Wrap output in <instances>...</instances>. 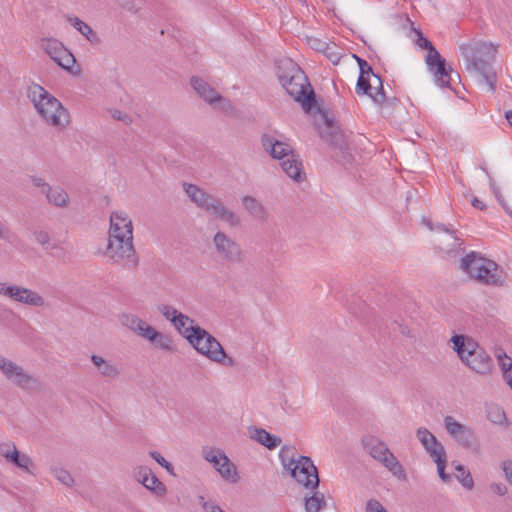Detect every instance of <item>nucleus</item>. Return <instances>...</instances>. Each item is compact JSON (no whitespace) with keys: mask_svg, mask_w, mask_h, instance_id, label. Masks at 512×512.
<instances>
[{"mask_svg":"<svg viewBox=\"0 0 512 512\" xmlns=\"http://www.w3.org/2000/svg\"><path fill=\"white\" fill-rule=\"evenodd\" d=\"M460 51L464 57L467 71L475 76L479 92L496 93L497 73L493 69L492 63L495 61L497 47L490 42L473 39L461 44Z\"/></svg>","mask_w":512,"mask_h":512,"instance_id":"1","label":"nucleus"},{"mask_svg":"<svg viewBox=\"0 0 512 512\" xmlns=\"http://www.w3.org/2000/svg\"><path fill=\"white\" fill-rule=\"evenodd\" d=\"M303 111L313 119L319 137L340 153L345 163H350L352 155L345 137L337 125L332 112L324 103V98H294Z\"/></svg>","mask_w":512,"mask_h":512,"instance_id":"2","label":"nucleus"},{"mask_svg":"<svg viewBox=\"0 0 512 512\" xmlns=\"http://www.w3.org/2000/svg\"><path fill=\"white\" fill-rule=\"evenodd\" d=\"M450 341L461 362L470 370L481 376L492 373L493 359L473 338L456 334L451 337Z\"/></svg>","mask_w":512,"mask_h":512,"instance_id":"3","label":"nucleus"},{"mask_svg":"<svg viewBox=\"0 0 512 512\" xmlns=\"http://www.w3.org/2000/svg\"><path fill=\"white\" fill-rule=\"evenodd\" d=\"M261 144L272 158L280 161L281 168L288 177L296 182H301L304 179L302 160L290 144L279 141L269 134L262 135Z\"/></svg>","mask_w":512,"mask_h":512,"instance_id":"4","label":"nucleus"},{"mask_svg":"<svg viewBox=\"0 0 512 512\" xmlns=\"http://www.w3.org/2000/svg\"><path fill=\"white\" fill-rule=\"evenodd\" d=\"M183 188L189 199L200 209L211 214L229 227L235 228L241 224L240 216L230 210L220 198L207 193L197 185L184 183Z\"/></svg>","mask_w":512,"mask_h":512,"instance_id":"5","label":"nucleus"},{"mask_svg":"<svg viewBox=\"0 0 512 512\" xmlns=\"http://www.w3.org/2000/svg\"><path fill=\"white\" fill-rule=\"evenodd\" d=\"M276 75L288 96H317L305 72L292 59H279Z\"/></svg>","mask_w":512,"mask_h":512,"instance_id":"6","label":"nucleus"},{"mask_svg":"<svg viewBox=\"0 0 512 512\" xmlns=\"http://www.w3.org/2000/svg\"><path fill=\"white\" fill-rule=\"evenodd\" d=\"M460 269L483 284L498 285L502 282L501 276L497 273L498 265L474 251L462 258Z\"/></svg>","mask_w":512,"mask_h":512,"instance_id":"7","label":"nucleus"},{"mask_svg":"<svg viewBox=\"0 0 512 512\" xmlns=\"http://www.w3.org/2000/svg\"><path fill=\"white\" fill-rule=\"evenodd\" d=\"M199 354L212 362L226 367H234L235 360L228 356L220 342L204 328L197 330L188 342Z\"/></svg>","mask_w":512,"mask_h":512,"instance_id":"8","label":"nucleus"},{"mask_svg":"<svg viewBox=\"0 0 512 512\" xmlns=\"http://www.w3.org/2000/svg\"><path fill=\"white\" fill-rule=\"evenodd\" d=\"M105 255L114 263L121 264L125 268H136L139 258L133 244V233L108 236Z\"/></svg>","mask_w":512,"mask_h":512,"instance_id":"9","label":"nucleus"},{"mask_svg":"<svg viewBox=\"0 0 512 512\" xmlns=\"http://www.w3.org/2000/svg\"><path fill=\"white\" fill-rule=\"evenodd\" d=\"M120 322L123 326L127 327L141 338L153 343L156 347L165 351H171L173 349L172 339L168 335L157 331L138 316L125 313L120 316Z\"/></svg>","mask_w":512,"mask_h":512,"instance_id":"10","label":"nucleus"},{"mask_svg":"<svg viewBox=\"0 0 512 512\" xmlns=\"http://www.w3.org/2000/svg\"><path fill=\"white\" fill-rule=\"evenodd\" d=\"M363 444L365 450L372 458L379 461L397 478L406 480L404 468L384 442L380 441L378 438L369 436L363 439Z\"/></svg>","mask_w":512,"mask_h":512,"instance_id":"11","label":"nucleus"},{"mask_svg":"<svg viewBox=\"0 0 512 512\" xmlns=\"http://www.w3.org/2000/svg\"><path fill=\"white\" fill-rule=\"evenodd\" d=\"M213 250L223 262L235 265L245 260V252L240 244L224 231H217L212 237Z\"/></svg>","mask_w":512,"mask_h":512,"instance_id":"12","label":"nucleus"},{"mask_svg":"<svg viewBox=\"0 0 512 512\" xmlns=\"http://www.w3.org/2000/svg\"><path fill=\"white\" fill-rule=\"evenodd\" d=\"M38 114L50 125L64 127L69 122L68 112L58 98H33Z\"/></svg>","mask_w":512,"mask_h":512,"instance_id":"13","label":"nucleus"},{"mask_svg":"<svg viewBox=\"0 0 512 512\" xmlns=\"http://www.w3.org/2000/svg\"><path fill=\"white\" fill-rule=\"evenodd\" d=\"M202 456L207 462L213 465L225 481L230 483H236L238 481L235 465L222 450L213 447H203Z\"/></svg>","mask_w":512,"mask_h":512,"instance_id":"14","label":"nucleus"},{"mask_svg":"<svg viewBox=\"0 0 512 512\" xmlns=\"http://www.w3.org/2000/svg\"><path fill=\"white\" fill-rule=\"evenodd\" d=\"M0 371L8 381L23 390H32L38 387L39 382L32 375L26 373L17 363L0 355Z\"/></svg>","mask_w":512,"mask_h":512,"instance_id":"15","label":"nucleus"},{"mask_svg":"<svg viewBox=\"0 0 512 512\" xmlns=\"http://www.w3.org/2000/svg\"><path fill=\"white\" fill-rule=\"evenodd\" d=\"M292 478L305 489L314 490L319 487L318 470L307 456H299L297 463L289 470Z\"/></svg>","mask_w":512,"mask_h":512,"instance_id":"16","label":"nucleus"},{"mask_svg":"<svg viewBox=\"0 0 512 512\" xmlns=\"http://www.w3.org/2000/svg\"><path fill=\"white\" fill-rule=\"evenodd\" d=\"M40 46L61 68L74 73L75 57L62 42L54 38H47L41 40Z\"/></svg>","mask_w":512,"mask_h":512,"instance_id":"17","label":"nucleus"},{"mask_svg":"<svg viewBox=\"0 0 512 512\" xmlns=\"http://www.w3.org/2000/svg\"><path fill=\"white\" fill-rule=\"evenodd\" d=\"M425 224L430 230L437 231L439 233L434 240L436 247L439 250L445 253H451L462 245L461 239L456 236V231L451 227L442 223L434 225L429 220H425Z\"/></svg>","mask_w":512,"mask_h":512,"instance_id":"18","label":"nucleus"},{"mask_svg":"<svg viewBox=\"0 0 512 512\" xmlns=\"http://www.w3.org/2000/svg\"><path fill=\"white\" fill-rule=\"evenodd\" d=\"M426 65L433 74L435 83L440 87H450L452 68L447 65L446 60L439 52L426 55Z\"/></svg>","mask_w":512,"mask_h":512,"instance_id":"19","label":"nucleus"},{"mask_svg":"<svg viewBox=\"0 0 512 512\" xmlns=\"http://www.w3.org/2000/svg\"><path fill=\"white\" fill-rule=\"evenodd\" d=\"M136 480L146 489L150 490L156 496H164L166 494V486L147 466H139L134 470Z\"/></svg>","mask_w":512,"mask_h":512,"instance_id":"20","label":"nucleus"},{"mask_svg":"<svg viewBox=\"0 0 512 512\" xmlns=\"http://www.w3.org/2000/svg\"><path fill=\"white\" fill-rule=\"evenodd\" d=\"M416 436L432 459L445 456L444 446L428 429L424 427L418 428Z\"/></svg>","mask_w":512,"mask_h":512,"instance_id":"21","label":"nucleus"},{"mask_svg":"<svg viewBox=\"0 0 512 512\" xmlns=\"http://www.w3.org/2000/svg\"><path fill=\"white\" fill-rule=\"evenodd\" d=\"M110 227L108 236H121V234L133 233V224L125 211H113L110 214Z\"/></svg>","mask_w":512,"mask_h":512,"instance_id":"22","label":"nucleus"},{"mask_svg":"<svg viewBox=\"0 0 512 512\" xmlns=\"http://www.w3.org/2000/svg\"><path fill=\"white\" fill-rule=\"evenodd\" d=\"M207 104L215 112H219L225 116L239 118L243 111L232 103L230 98H205Z\"/></svg>","mask_w":512,"mask_h":512,"instance_id":"23","label":"nucleus"},{"mask_svg":"<svg viewBox=\"0 0 512 512\" xmlns=\"http://www.w3.org/2000/svg\"><path fill=\"white\" fill-rule=\"evenodd\" d=\"M90 359L102 377L109 379H116L119 377L120 370L112 361H109L96 354H92Z\"/></svg>","mask_w":512,"mask_h":512,"instance_id":"24","label":"nucleus"},{"mask_svg":"<svg viewBox=\"0 0 512 512\" xmlns=\"http://www.w3.org/2000/svg\"><path fill=\"white\" fill-rule=\"evenodd\" d=\"M249 433L251 439L255 440L270 450L275 449L282 442L280 437L275 436L262 428H250Z\"/></svg>","mask_w":512,"mask_h":512,"instance_id":"25","label":"nucleus"},{"mask_svg":"<svg viewBox=\"0 0 512 512\" xmlns=\"http://www.w3.org/2000/svg\"><path fill=\"white\" fill-rule=\"evenodd\" d=\"M173 327L188 342H189V339H192V337L195 335V332L197 330L202 329V327L195 324V322L192 318H190L188 315L183 314V313L176 320Z\"/></svg>","mask_w":512,"mask_h":512,"instance_id":"26","label":"nucleus"},{"mask_svg":"<svg viewBox=\"0 0 512 512\" xmlns=\"http://www.w3.org/2000/svg\"><path fill=\"white\" fill-rule=\"evenodd\" d=\"M242 204L248 213L255 219L265 221L267 219V210L265 206L252 196H243Z\"/></svg>","mask_w":512,"mask_h":512,"instance_id":"27","label":"nucleus"},{"mask_svg":"<svg viewBox=\"0 0 512 512\" xmlns=\"http://www.w3.org/2000/svg\"><path fill=\"white\" fill-rule=\"evenodd\" d=\"M327 502L323 493L317 489L310 490L309 494L304 496V507L306 512H320L325 509Z\"/></svg>","mask_w":512,"mask_h":512,"instance_id":"28","label":"nucleus"},{"mask_svg":"<svg viewBox=\"0 0 512 512\" xmlns=\"http://www.w3.org/2000/svg\"><path fill=\"white\" fill-rule=\"evenodd\" d=\"M67 21L72 25L79 33H81L90 43L98 44L100 38L97 33L92 29L90 25L82 21L76 16H69Z\"/></svg>","mask_w":512,"mask_h":512,"instance_id":"29","label":"nucleus"},{"mask_svg":"<svg viewBox=\"0 0 512 512\" xmlns=\"http://www.w3.org/2000/svg\"><path fill=\"white\" fill-rule=\"evenodd\" d=\"M4 458L13 463L15 466L32 473L30 467L33 466L31 458L26 454H21L15 444H12V451H4Z\"/></svg>","mask_w":512,"mask_h":512,"instance_id":"30","label":"nucleus"},{"mask_svg":"<svg viewBox=\"0 0 512 512\" xmlns=\"http://www.w3.org/2000/svg\"><path fill=\"white\" fill-rule=\"evenodd\" d=\"M495 357L503 372L505 381L512 389V359L502 349L495 351Z\"/></svg>","mask_w":512,"mask_h":512,"instance_id":"31","label":"nucleus"},{"mask_svg":"<svg viewBox=\"0 0 512 512\" xmlns=\"http://www.w3.org/2000/svg\"><path fill=\"white\" fill-rule=\"evenodd\" d=\"M48 202L56 207H66L69 202L67 192L61 187L48 188L45 194Z\"/></svg>","mask_w":512,"mask_h":512,"instance_id":"32","label":"nucleus"},{"mask_svg":"<svg viewBox=\"0 0 512 512\" xmlns=\"http://www.w3.org/2000/svg\"><path fill=\"white\" fill-rule=\"evenodd\" d=\"M298 455L297 450L293 446H283L279 452V458L283 467L290 470L297 463Z\"/></svg>","mask_w":512,"mask_h":512,"instance_id":"33","label":"nucleus"},{"mask_svg":"<svg viewBox=\"0 0 512 512\" xmlns=\"http://www.w3.org/2000/svg\"><path fill=\"white\" fill-rule=\"evenodd\" d=\"M191 86L199 96H221L208 83L199 77H192Z\"/></svg>","mask_w":512,"mask_h":512,"instance_id":"34","label":"nucleus"},{"mask_svg":"<svg viewBox=\"0 0 512 512\" xmlns=\"http://www.w3.org/2000/svg\"><path fill=\"white\" fill-rule=\"evenodd\" d=\"M22 291V286L8 285L7 283L0 282V295L6 296L15 302L22 303Z\"/></svg>","mask_w":512,"mask_h":512,"instance_id":"35","label":"nucleus"},{"mask_svg":"<svg viewBox=\"0 0 512 512\" xmlns=\"http://www.w3.org/2000/svg\"><path fill=\"white\" fill-rule=\"evenodd\" d=\"M23 298L22 304L33 306V307H43L46 302L44 298L36 291L23 287Z\"/></svg>","mask_w":512,"mask_h":512,"instance_id":"36","label":"nucleus"},{"mask_svg":"<svg viewBox=\"0 0 512 512\" xmlns=\"http://www.w3.org/2000/svg\"><path fill=\"white\" fill-rule=\"evenodd\" d=\"M454 439L458 441L464 448L472 449L476 452L478 451L475 435L470 428H466Z\"/></svg>","mask_w":512,"mask_h":512,"instance_id":"37","label":"nucleus"},{"mask_svg":"<svg viewBox=\"0 0 512 512\" xmlns=\"http://www.w3.org/2000/svg\"><path fill=\"white\" fill-rule=\"evenodd\" d=\"M456 478L468 490H471L474 487V480L471 476V473L468 469H466L463 465L456 466Z\"/></svg>","mask_w":512,"mask_h":512,"instance_id":"38","label":"nucleus"},{"mask_svg":"<svg viewBox=\"0 0 512 512\" xmlns=\"http://www.w3.org/2000/svg\"><path fill=\"white\" fill-rule=\"evenodd\" d=\"M445 428L450 436L456 438L461 432L467 427L460 422L456 421L452 416H446L444 418Z\"/></svg>","mask_w":512,"mask_h":512,"instance_id":"39","label":"nucleus"},{"mask_svg":"<svg viewBox=\"0 0 512 512\" xmlns=\"http://www.w3.org/2000/svg\"><path fill=\"white\" fill-rule=\"evenodd\" d=\"M157 309L166 320L171 322L172 325L175 324L176 320L182 314V312L178 311L176 308L168 304H161L158 306Z\"/></svg>","mask_w":512,"mask_h":512,"instance_id":"40","label":"nucleus"},{"mask_svg":"<svg viewBox=\"0 0 512 512\" xmlns=\"http://www.w3.org/2000/svg\"><path fill=\"white\" fill-rule=\"evenodd\" d=\"M356 92L358 94H365L366 96H374V94L371 93L370 74L359 75L356 83Z\"/></svg>","mask_w":512,"mask_h":512,"instance_id":"41","label":"nucleus"},{"mask_svg":"<svg viewBox=\"0 0 512 512\" xmlns=\"http://www.w3.org/2000/svg\"><path fill=\"white\" fill-rule=\"evenodd\" d=\"M307 43L312 49L318 52H326L327 50H331L334 47L331 46V44L328 42L314 36L307 37Z\"/></svg>","mask_w":512,"mask_h":512,"instance_id":"42","label":"nucleus"},{"mask_svg":"<svg viewBox=\"0 0 512 512\" xmlns=\"http://www.w3.org/2000/svg\"><path fill=\"white\" fill-rule=\"evenodd\" d=\"M52 473L54 477L65 486L71 487L73 485L74 479L67 470L62 468H54Z\"/></svg>","mask_w":512,"mask_h":512,"instance_id":"43","label":"nucleus"},{"mask_svg":"<svg viewBox=\"0 0 512 512\" xmlns=\"http://www.w3.org/2000/svg\"><path fill=\"white\" fill-rule=\"evenodd\" d=\"M488 419L496 424H501L505 419L504 411L497 405L490 406L487 409Z\"/></svg>","mask_w":512,"mask_h":512,"instance_id":"44","label":"nucleus"},{"mask_svg":"<svg viewBox=\"0 0 512 512\" xmlns=\"http://www.w3.org/2000/svg\"><path fill=\"white\" fill-rule=\"evenodd\" d=\"M370 79H371V93H373L374 96H386L381 78L378 75H376L374 72H371Z\"/></svg>","mask_w":512,"mask_h":512,"instance_id":"45","label":"nucleus"},{"mask_svg":"<svg viewBox=\"0 0 512 512\" xmlns=\"http://www.w3.org/2000/svg\"><path fill=\"white\" fill-rule=\"evenodd\" d=\"M34 238L38 244H40L44 249L49 250L53 249L54 246L51 244L50 235L48 232L44 230L34 231Z\"/></svg>","mask_w":512,"mask_h":512,"instance_id":"46","label":"nucleus"},{"mask_svg":"<svg viewBox=\"0 0 512 512\" xmlns=\"http://www.w3.org/2000/svg\"><path fill=\"white\" fill-rule=\"evenodd\" d=\"M434 462L437 464V471L438 475L441 478V480L445 483H448L451 479L450 475L445 473V467H446V455L445 456H439V458H434Z\"/></svg>","mask_w":512,"mask_h":512,"instance_id":"47","label":"nucleus"},{"mask_svg":"<svg viewBox=\"0 0 512 512\" xmlns=\"http://www.w3.org/2000/svg\"><path fill=\"white\" fill-rule=\"evenodd\" d=\"M416 43L421 48L427 50V55H431L433 52H438V50L434 47V45L427 38L424 37L421 31H417V40Z\"/></svg>","mask_w":512,"mask_h":512,"instance_id":"48","label":"nucleus"},{"mask_svg":"<svg viewBox=\"0 0 512 512\" xmlns=\"http://www.w3.org/2000/svg\"><path fill=\"white\" fill-rule=\"evenodd\" d=\"M108 111H109L110 115L112 116V118L117 121H121L126 125H128L132 122V117L126 112H122L121 110L116 109V108H111Z\"/></svg>","mask_w":512,"mask_h":512,"instance_id":"49","label":"nucleus"},{"mask_svg":"<svg viewBox=\"0 0 512 512\" xmlns=\"http://www.w3.org/2000/svg\"><path fill=\"white\" fill-rule=\"evenodd\" d=\"M149 455L164 469H166L167 472L170 474H173V465L168 462L159 452L157 451H151Z\"/></svg>","mask_w":512,"mask_h":512,"instance_id":"50","label":"nucleus"},{"mask_svg":"<svg viewBox=\"0 0 512 512\" xmlns=\"http://www.w3.org/2000/svg\"><path fill=\"white\" fill-rule=\"evenodd\" d=\"M374 104L380 109L385 110L386 108L393 107L396 102H398V98H372Z\"/></svg>","mask_w":512,"mask_h":512,"instance_id":"51","label":"nucleus"},{"mask_svg":"<svg viewBox=\"0 0 512 512\" xmlns=\"http://www.w3.org/2000/svg\"><path fill=\"white\" fill-rule=\"evenodd\" d=\"M26 96H51L43 87L38 84H30L26 88Z\"/></svg>","mask_w":512,"mask_h":512,"instance_id":"52","label":"nucleus"},{"mask_svg":"<svg viewBox=\"0 0 512 512\" xmlns=\"http://www.w3.org/2000/svg\"><path fill=\"white\" fill-rule=\"evenodd\" d=\"M198 500V503L204 512H225L215 503L206 501L203 496H199Z\"/></svg>","mask_w":512,"mask_h":512,"instance_id":"53","label":"nucleus"},{"mask_svg":"<svg viewBox=\"0 0 512 512\" xmlns=\"http://www.w3.org/2000/svg\"><path fill=\"white\" fill-rule=\"evenodd\" d=\"M30 181L33 186L41 188L42 192L46 194L48 192V188H51V186L45 182L44 178L39 176H31Z\"/></svg>","mask_w":512,"mask_h":512,"instance_id":"54","label":"nucleus"},{"mask_svg":"<svg viewBox=\"0 0 512 512\" xmlns=\"http://www.w3.org/2000/svg\"><path fill=\"white\" fill-rule=\"evenodd\" d=\"M367 512H387L381 503L377 500H369L367 502Z\"/></svg>","mask_w":512,"mask_h":512,"instance_id":"55","label":"nucleus"},{"mask_svg":"<svg viewBox=\"0 0 512 512\" xmlns=\"http://www.w3.org/2000/svg\"><path fill=\"white\" fill-rule=\"evenodd\" d=\"M356 58H357L359 69H360L359 75H367V74H371V72H373L371 66L364 59L359 58V57H356Z\"/></svg>","mask_w":512,"mask_h":512,"instance_id":"56","label":"nucleus"},{"mask_svg":"<svg viewBox=\"0 0 512 512\" xmlns=\"http://www.w3.org/2000/svg\"><path fill=\"white\" fill-rule=\"evenodd\" d=\"M502 470L505 474L507 481L512 484V460H507L502 463Z\"/></svg>","mask_w":512,"mask_h":512,"instance_id":"57","label":"nucleus"},{"mask_svg":"<svg viewBox=\"0 0 512 512\" xmlns=\"http://www.w3.org/2000/svg\"><path fill=\"white\" fill-rule=\"evenodd\" d=\"M490 489L495 493V494H498L500 496H503L507 493V487L505 484H502V483H492L490 485Z\"/></svg>","mask_w":512,"mask_h":512,"instance_id":"58","label":"nucleus"},{"mask_svg":"<svg viewBox=\"0 0 512 512\" xmlns=\"http://www.w3.org/2000/svg\"><path fill=\"white\" fill-rule=\"evenodd\" d=\"M323 85L326 87V90L324 91L326 93H330L329 88H332L335 91V93H337V94L341 93L339 91L338 84L336 82H334L332 79H324Z\"/></svg>","mask_w":512,"mask_h":512,"instance_id":"59","label":"nucleus"},{"mask_svg":"<svg viewBox=\"0 0 512 512\" xmlns=\"http://www.w3.org/2000/svg\"><path fill=\"white\" fill-rule=\"evenodd\" d=\"M10 230L6 227L3 222L0 220V239L9 241L10 240Z\"/></svg>","mask_w":512,"mask_h":512,"instance_id":"60","label":"nucleus"},{"mask_svg":"<svg viewBox=\"0 0 512 512\" xmlns=\"http://www.w3.org/2000/svg\"><path fill=\"white\" fill-rule=\"evenodd\" d=\"M332 46H335V45L333 44ZM334 48L335 47H333L331 50H327L324 53L327 55L329 60H331L334 64H336L340 60V55H339V53H336L334 51Z\"/></svg>","mask_w":512,"mask_h":512,"instance_id":"61","label":"nucleus"},{"mask_svg":"<svg viewBox=\"0 0 512 512\" xmlns=\"http://www.w3.org/2000/svg\"><path fill=\"white\" fill-rule=\"evenodd\" d=\"M471 204L473 207H475L479 210H484L486 208V205L483 203V201H481L480 199H478L476 197L472 199Z\"/></svg>","mask_w":512,"mask_h":512,"instance_id":"62","label":"nucleus"},{"mask_svg":"<svg viewBox=\"0 0 512 512\" xmlns=\"http://www.w3.org/2000/svg\"><path fill=\"white\" fill-rule=\"evenodd\" d=\"M13 443H1L0 444V454L4 457V451H12Z\"/></svg>","mask_w":512,"mask_h":512,"instance_id":"63","label":"nucleus"},{"mask_svg":"<svg viewBox=\"0 0 512 512\" xmlns=\"http://www.w3.org/2000/svg\"><path fill=\"white\" fill-rule=\"evenodd\" d=\"M505 118H506L508 124L512 127V111L511 110L505 112Z\"/></svg>","mask_w":512,"mask_h":512,"instance_id":"64","label":"nucleus"}]
</instances>
